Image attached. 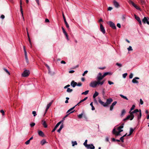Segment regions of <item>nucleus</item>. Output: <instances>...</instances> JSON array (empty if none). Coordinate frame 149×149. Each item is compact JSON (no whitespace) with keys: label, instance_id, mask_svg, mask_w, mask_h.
Returning <instances> with one entry per match:
<instances>
[{"label":"nucleus","instance_id":"603ef678","mask_svg":"<svg viewBox=\"0 0 149 149\" xmlns=\"http://www.w3.org/2000/svg\"><path fill=\"white\" fill-rule=\"evenodd\" d=\"M116 65L119 67H121L122 66V65L121 64L119 63H116Z\"/></svg>","mask_w":149,"mask_h":149},{"label":"nucleus","instance_id":"de8ad7c7","mask_svg":"<svg viewBox=\"0 0 149 149\" xmlns=\"http://www.w3.org/2000/svg\"><path fill=\"white\" fill-rule=\"evenodd\" d=\"M135 106L134 105H133L132 107L130 109V110L131 111H132V110H133V109H134L135 108Z\"/></svg>","mask_w":149,"mask_h":149},{"label":"nucleus","instance_id":"c9c22d12","mask_svg":"<svg viewBox=\"0 0 149 149\" xmlns=\"http://www.w3.org/2000/svg\"><path fill=\"white\" fill-rule=\"evenodd\" d=\"M120 95L121 97H122L125 99H126V100H128V98H127V97H126L124 96L122 94H120Z\"/></svg>","mask_w":149,"mask_h":149},{"label":"nucleus","instance_id":"f704fd0d","mask_svg":"<svg viewBox=\"0 0 149 149\" xmlns=\"http://www.w3.org/2000/svg\"><path fill=\"white\" fill-rule=\"evenodd\" d=\"M111 74V73H110V72H105V73L103 75V77H105L106 76L108 75H109V74Z\"/></svg>","mask_w":149,"mask_h":149},{"label":"nucleus","instance_id":"aec40b11","mask_svg":"<svg viewBox=\"0 0 149 149\" xmlns=\"http://www.w3.org/2000/svg\"><path fill=\"white\" fill-rule=\"evenodd\" d=\"M38 135L41 136L43 137L44 136V133L41 130H39L38 132Z\"/></svg>","mask_w":149,"mask_h":149},{"label":"nucleus","instance_id":"052dcab7","mask_svg":"<svg viewBox=\"0 0 149 149\" xmlns=\"http://www.w3.org/2000/svg\"><path fill=\"white\" fill-rule=\"evenodd\" d=\"M134 111L135 113H136L139 111V110L138 109H136L134 110Z\"/></svg>","mask_w":149,"mask_h":149},{"label":"nucleus","instance_id":"6e6552de","mask_svg":"<svg viewBox=\"0 0 149 149\" xmlns=\"http://www.w3.org/2000/svg\"><path fill=\"white\" fill-rule=\"evenodd\" d=\"M113 101V100L111 98H109L107 99L106 102L105 103L106 104H107V107L108 106V105L110 104Z\"/></svg>","mask_w":149,"mask_h":149},{"label":"nucleus","instance_id":"4468645a","mask_svg":"<svg viewBox=\"0 0 149 149\" xmlns=\"http://www.w3.org/2000/svg\"><path fill=\"white\" fill-rule=\"evenodd\" d=\"M131 118H132V116H131L130 115H128L126 118L124 119L123 120L124 121H126L127 120H131L132 119Z\"/></svg>","mask_w":149,"mask_h":149},{"label":"nucleus","instance_id":"cd10ccee","mask_svg":"<svg viewBox=\"0 0 149 149\" xmlns=\"http://www.w3.org/2000/svg\"><path fill=\"white\" fill-rule=\"evenodd\" d=\"M74 111H75V110H74L73 111H72L70 112L68 114L66 115L63 118V120H62L63 121L65 120V118L67 117L68 116V115H69V114H70V113H72L74 112Z\"/></svg>","mask_w":149,"mask_h":149},{"label":"nucleus","instance_id":"f257e3e1","mask_svg":"<svg viewBox=\"0 0 149 149\" xmlns=\"http://www.w3.org/2000/svg\"><path fill=\"white\" fill-rule=\"evenodd\" d=\"M104 78L103 77V75L102 77H98L97 76V81L100 84V86L102 85L103 84L104 82H105V80H103L102 81H101Z\"/></svg>","mask_w":149,"mask_h":149},{"label":"nucleus","instance_id":"f03ea898","mask_svg":"<svg viewBox=\"0 0 149 149\" xmlns=\"http://www.w3.org/2000/svg\"><path fill=\"white\" fill-rule=\"evenodd\" d=\"M99 85H100V84L97 81H94L91 82L89 86L90 87L93 88H95L97 86H99Z\"/></svg>","mask_w":149,"mask_h":149},{"label":"nucleus","instance_id":"a878e982","mask_svg":"<svg viewBox=\"0 0 149 149\" xmlns=\"http://www.w3.org/2000/svg\"><path fill=\"white\" fill-rule=\"evenodd\" d=\"M50 106H50L49 105V104H48L47 105V107L46 108V109H45V114H44V116L45 114V113H46V112H47L48 110V109L50 107Z\"/></svg>","mask_w":149,"mask_h":149},{"label":"nucleus","instance_id":"39448f33","mask_svg":"<svg viewBox=\"0 0 149 149\" xmlns=\"http://www.w3.org/2000/svg\"><path fill=\"white\" fill-rule=\"evenodd\" d=\"M148 19H149L148 17H144L142 20L143 23L144 24L146 23L148 24L149 25V21L148 20Z\"/></svg>","mask_w":149,"mask_h":149},{"label":"nucleus","instance_id":"b1692460","mask_svg":"<svg viewBox=\"0 0 149 149\" xmlns=\"http://www.w3.org/2000/svg\"><path fill=\"white\" fill-rule=\"evenodd\" d=\"M142 114L141 113V110L140 109L139 110V115L138 116V120H140Z\"/></svg>","mask_w":149,"mask_h":149},{"label":"nucleus","instance_id":"0e129e2a","mask_svg":"<svg viewBox=\"0 0 149 149\" xmlns=\"http://www.w3.org/2000/svg\"><path fill=\"white\" fill-rule=\"evenodd\" d=\"M113 9V8L111 7H109L108 8V10L111 11Z\"/></svg>","mask_w":149,"mask_h":149},{"label":"nucleus","instance_id":"e2e57ef3","mask_svg":"<svg viewBox=\"0 0 149 149\" xmlns=\"http://www.w3.org/2000/svg\"><path fill=\"white\" fill-rule=\"evenodd\" d=\"M30 142V140H29L27 141L25 143L26 145H28L29 143Z\"/></svg>","mask_w":149,"mask_h":149},{"label":"nucleus","instance_id":"423d86ee","mask_svg":"<svg viewBox=\"0 0 149 149\" xmlns=\"http://www.w3.org/2000/svg\"><path fill=\"white\" fill-rule=\"evenodd\" d=\"M112 133L113 134H114L116 136L121 135V134H120V133L116 131L115 128L113 129L112 131Z\"/></svg>","mask_w":149,"mask_h":149},{"label":"nucleus","instance_id":"69168bd1","mask_svg":"<svg viewBox=\"0 0 149 149\" xmlns=\"http://www.w3.org/2000/svg\"><path fill=\"white\" fill-rule=\"evenodd\" d=\"M140 103L141 104H143V102L142 100L141 99L140 100Z\"/></svg>","mask_w":149,"mask_h":149},{"label":"nucleus","instance_id":"c03bdc74","mask_svg":"<svg viewBox=\"0 0 149 149\" xmlns=\"http://www.w3.org/2000/svg\"><path fill=\"white\" fill-rule=\"evenodd\" d=\"M77 145V143L76 141H74V142H72V146H74L75 145Z\"/></svg>","mask_w":149,"mask_h":149},{"label":"nucleus","instance_id":"6ab92c4d","mask_svg":"<svg viewBox=\"0 0 149 149\" xmlns=\"http://www.w3.org/2000/svg\"><path fill=\"white\" fill-rule=\"evenodd\" d=\"M71 85L73 87H74L77 85V83L75 82L74 80L72 81L71 83Z\"/></svg>","mask_w":149,"mask_h":149},{"label":"nucleus","instance_id":"1a4fd4ad","mask_svg":"<svg viewBox=\"0 0 149 149\" xmlns=\"http://www.w3.org/2000/svg\"><path fill=\"white\" fill-rule=\"evenodd\" d=\"M63 122V120H62L60 122H59L56 125L53 129L52 130V132H53L55 131V130H56L57 128L58 127V126H59V125L61 124V123L62 122Z\"/></svg>","mask_w":149,"mask_h":149},{"label":"nucleus","instance_id":"4be33fe9","mask_svg":"<svg viewBox=\"0 0 149 149\" xmlns=\"http://www.w3.org/2000/svg\"><path fill=\"white\" fill-rule=\"evenodd\" d=\"M132 111L130 110V111L129 112V113H130V115L132 116V118H131V119H133L134 117V116L133 114L134 113H135L134 111Z\"/></svg>","mask_w":149,"mask_h":149},{"label":"nucleus","instance_id":"9d476101","mask_svg":"<svg viewBox=\"0 0 149 149\" xmlns=\"http://www.w3.org/2000/svg\"><path fill=\"white\" fill-rule=\"evenodd\" d=\"M100 30L103 34L105 33V31L104 28L102 24H100Z\"/></svg>","mask_w":149,"mask_h":149},{"label":"nucleus","instance_id":"72a5a7b5","mask_svg":"<svg viewBox=\"0 0 149 149\" xmlns=\"http://www.w3.org/2000/svg\"><path fill=\"white\" fill-rule=\"evenodd\" d=\"M128 2L129 4H132L133 6L135 4L131 0H129Z\"/></svg>","mask_w":149,"mask_h":149},{"label":"nucleus","instance_id":"7c9ffc66","mask_svg":"<svg viewBox=\"0 0 149 149\" xmlns=\"http://www.w3.org/2000/svg\"><path fill=\"white\" fill-rule=\"evenodd\" d=\"M40 142L41 144L42 145H43L44 144H45L47 142L45 140L43 139Z\"/></svg>","mask_w":149,"mask_h":149},{"label":"nucleus","instance_id":"2f4dec72","mask_svg":"<svg viewBox=\"0 0 149 149\" xmlns=\"http://www.w3.org/2000/svg\"><path fill=\"white\" fill-rule=\"evenodd\" d=\"M139 2L142 5L145 4L146 3L145 0H139Z\"/></svg>","mask_w":149,"mask_h":149},{"label":"nucleus","instance_id":"7ed1b4c3","mask_svg":"<svg viewBox=\"0 0 149 149\" xmlns=\"http://www.w3.org/2000/svg\"><path fill=\"white\" fill-rule=\"evenodd\" d=\"M107 23L110 26L114 29H116V28L115 24L113 22L109 21Z\"/></svg>","mask_w":149,"mask_h":149},{"label":"nucleus","instance_id":"4c0bfd02","mask_svg":"<svg viewBox=\"0 0 149 149\" xmlns=\"http://www.w3.org/2000/svg\"><path fill=\"white\" fill-rule=\"evenodd\" d=\"M90 105L91 106V107H92L91 109L92 110H94L95 109V108L93 105V102H91L90 103Z\"/></svg>","mask_w":149,"mask_h":149},{"label":"nucleus","instance_id":"4d7b16f0","mask_svg":"<svg viewBox=\"0 0 149 149\" xmlns=\"http://www.w3.org/2000/svg\"><path fill=\"white\" fill-rule=\"evenodd\" d=\"M32 114L34 116H35L37 115L36 113V112L34 111H33L32 112Z\"/></svg>","mask_w":149,"mask_h":149},{"label":"nucleus","instance_id":"bf43d9fd","mask_svg":"<svg viewBox=\"0 0 149 149\" xmlns=\"http://www.w3.org/2000/svg\"><path fill=\"white\" fill-rule=\"evenodd\" d=\"M88 72V71L87 70L85 71H84V73L83 74L82 76H84L85 74H87Z\"/></svg>","mask_w":149,"mask_h":149},{"label":"nucleus","instance_id":"774afa93","mask_svg":"<svg viewBox=\"0 0 149 149\" xmlns=\"http://www.w3.org/2000/svg\"><path fill=\"white\" fill-rule=\"evenodd\" d=\"M49 22V20L48 19L46 18L45 20V22L46 23Z\"/></svg>","mask_w":149,"mask_h":149},{"label":"nucleus","instance_id":"a19ab883","mask_svg":"<svg viewBox=\"0 0 149 149\" xmlns=\"http://www.w3.org/2000/svg\"><path fill=\"white\" fill-rule=\"evenodd\" d=\"M87 140H85V141L84 143V145L85 146V147H86V146H87L88 145L87 144Z\"/></svg>","mask_w":149,"mask_h":149},{"label":"nucleus","instance_id":"3c124183","mask_svg":"<svg viewBox=\"0 0 149 149\" xmlns=\"http://www.w3.org/2000/svg\"><path fill=\"white\" fill-rule=\"evenodd\" d=\"M127 73H124V74H123V78H125L127 76Z\"/></svg>","mask_w":149,"mask_h":149},{"label":"nucleus","instance_id":"37998d69","mask_svg":"<svg viewBox=\"0 0 149 149\" xmlns=\"http://www.w3.org/2000/svg\"><path fill=\"white\" fill-rule=\"evenodd\" d=\"M133 6L137 10H140V8L138 7L135 4H134V5Z\"/></svg>","mask_w":149,"mask_h":149},{"label":"nucleus","instance_id":"bb28decb","mask_svg":"<svg viewBox=\"0 0 149 149\" xmlns=\"http://www.w3.org/2000/svg\"><path fill=\"white\" fill-rule=\"evenodd\" d=\"M126 111L125 109H123L121 111V116H124L126 113Z\"/></svg>","mask_w":149,"mask_h":149},{"label":"nucleus","instance_id":"5fc2aeb1","mask_svg":"<svg viewBox=\"0 0 149 149\" xmlns=\"http://www.w3.org/2000/svg\"><path fill=\"white\" fill-rule=\"evenodd\" d=\"M127 49L129 51L132 50V47L131 46H130Z\"/></svg>","mask_w":149,"mask_h":149},{"label":"nucleus","instance_id":"c85d7f7f","mask_svg":"<svg viewBox=\"0 0 149 149\" xmlns=\"http://www.w3.org/2000/svg\"><path fill=\"white\" fill-rule=\"evenodd\" d=\"M99 94V93H98L96 92V91H95V93H94V94L93 95V97L94 98H95L96 97H97V96Z\"/></svg>","mask_w":149,"mask_h":149},{"label":"nucleus","instance_id":"13d9d810","mask_svg":"<svg viewBox=\"0 0 149 149\" xmlns=\"http://www.w3.org/2000/svg\"><path fill=\"white\" fill-rule=\"evenodd\" d=\"M129 78L130 79H132L133 77V74L132 73H131L129 75Z\"/></svg>","mask_w":149,"mask_h":149},{"label":"nucleus","instance_id":"a211bd4d","mask_svg":"<svg viewBox=\"0 0 149 149\" xmlns=\"http://www.w3.org/2000/svg\"><path fill=\"white\" fill-rule=\"evenodd\" d=\"M62 30H63V33L66 36L67 39L68 40L69 39H68V34L66 32L65 29H64L63 28V27H62Z\"/></svg>","mask_w":149,"mask_h":149},{"label":"nucleus","instance_id":"864d4df0","mask_svg":"<svg viewBox=\"0 0 149 149\" xmlns=\"http://www.w3.org/2000/svg\"><path fill=\"white\" fill-rule=\"evenodd\" d=\"M82 84L81 82H79L78 83H77V86H82Z\"/></svg>","mask_w":149,"mask_h":149},{"label":"nucleus","instance_id":"2eb2a0df","mask_svg":"<svg viewBox=\"0 0 149 149\" xmlns=\"http://www.w3.org/2000/svg\"><path fill=\"white\" fill-rule=\"evenodd\" d=\"M113 5L115 6L116 8H118L120 7V5L119 3L116 1L114 0L113 1Z\"/></svg>","mask_w":149,"mask_h":149},{"label":"nucleus","instance_id":"680f3d73","mask_svg":"<svg viewBox=\"0 0 149 149\" xmlns=\"http://www.w3.org/2000/svg\"><path fill=\"white\" fill-rule=\"evenodd\" d=\"M105 141L107 142H109V138L108 137H106L105 138Z\"/></svg>","mask_w":149,"mask_h":149},{"label":"nucleus","instance_id":"6e6d98bb","mask_svg":"<svg viewBox=\"0 0 149 149\" xmlns=\"http://www.w3.org/2000/svg\"><path fill=\"white\" fill-rule=\"evenodd\" d=\"M108 83L109 85L113 84H114V83L113 82L110 81H108Z\"/></svg>","mask_w":149,"mask_h":149},{"label":"nucleus","instance_id":"ddd939ff","mask_svg":"<svg viewBox=\"0 0 149 149\" xmlns=\"http://www.w3.org/2000/svg\"><path fill=\"white\" fill-rule=\"evenodd\" d=\"M139 79V78L138 77H136L134 78L132 81V82L133 83H136V84H138L139 81L136 80V79Z\"/></svg>","mask_w":149,"mask_h":149},{"label":"nucleus","instance_id":"f3484780","mask_svg":"<svg viewBox=\"0 0 149 149\" xmlns=\"http://www.w3.org/2000/svg\"><path fill=\"white\" fill-rule=\"evenodd\" d=\"M117 102L116 101H114L113 102L112 104L110 106V110L111 111H112L113 109V107L116 104Z\"/></svg>","mask_w":149,"mask_h":149},{"label":"nucleus","instance_id":"f8f14e48","mask_svg":"<svg viewBox=\"0 0 149 149\" xmlns=\"http://www.w3.org/2000/svg\"><path fill=\"white\" fill-rule=\"evenodd\" d=\"M22 0H20V10L21 13L22 15V17L23 18V19H24V17H23V10H22Z\"/></svg>","mask_w":149,"mask_h":149},{"label":"nucleus","instance_id":"20e7f679","mask_svg":"<svg viewBox=\"0 0 149 149\" xmlns=\"http://www.w3.org/2000/svg\"><path fill=\"white\" fill-rule=\"evenodd\" d=\"M29 74L30 72L29 70H25L23 72L22 74V75L23 77H27L29 75Z\"/></svg>","mask_w":149,"mask_h":149},{"label":"nucleus","instance_id":"8fccbe9b","mask_svg":"<svg viewBox=\"0 0 149 149\" xmlns=\"http://www.w3.org/2000/svg\"><path fill=\"white\" fill-rule=\"evenodd\" d=\"M83 115V114L82 113L81 114L79 115L78 116V117L79 118H81L82 117Z\"/></svg>","mask_w":149,"mask_h":149},{"label":"nucleus","instance_id":"338daca9","mask_svg":"<svg viewBox=\"0 0 149 149\" xmlns=\"http://www.w3.org/2000/svg\"><path fill=\"white\" fill-rule=\"evenodd\" d=\"M84 101H83V100H81L77 104V105H76V106L77 105H79V104H80L81 103H82V102H83Z\"/></svg>","mask_w":149,"mask_h":149},{"label":"nucleus","instance_id":"473e14b6","mask_svg":"<svg viewBox=\"0 0 149 149\" xmlns=\"http://www.w3.org/2000/svg\"><path fill=\"white\" fill-rule=\"evenodd\" d=\"M88 90H87L85 91L84 92H83L81 94L82 95H86L89 92Z\"/></svg>","mask_w":149,"mask_h":149},{"label":"nucleus","instance_id":"c756f323","mask_svg":"<svg viewBox=\"0 0 149 149\" xmlns=\"http://www.w3.org/2000/svg\"><path fill=\"white\" fill-rule=\"evenodd\" d=\"M24 55L25 57V58L26 60V62L27 63H29V60L28 59L27 57V53L24 54Z\"/></svg>","mask_w":149,"mask_h":149},{"label":"nucleus","instance_id":"79ce46f5","mask_svg":"<svg viewBox=\"0 0 149 149\" xmlns=\"http://www.w3.org/2000/svg\"><path fill=\"white\" fill-rule=\"evenodd\" d=\"M4 70L6 73H7V74H8L9 75H10V72H8V70L5 68H4L3 69Z\"/></svg>","mask_w":149,"mask_h":149},{"label":"nucleus","instance_id":"09e8293b","mask_svg":"<svg viewBox=\"0 0 149 149\" xmlns=\"http://www.w3.org/2000/svg\"><path fill=\"white\" fill-rule=\"evenodd\" d=\"M31 127H33L35 125V123H32L30 124Z\"/></svg>","mask_w":149,"mask_h":149},{"label":"nucleus","instance_id":"0eeeda50","mask_svg":"<svg viewBox=\"0 0 149 149\" xmlns=\"http://www.w3.org/2000/svg\"><path fill=\"white\" fill-rule=\"evenodd\" d=\"M134 16L135 19L138 21L139 24V25L140 26H141L142 25V23L141 19L139 17L136 15H134Z\"/></svg>","mask_w":149,"mask_h":149},{"label":"nucleus","instance_id":"412c9836","mask_svg":"<svg viewBox=\"0 0 149 149\" xmlns=\"http://www.w3.org/2000/svg\"><path fill=\"white\" fill-rule=\"evenodd\" d=\"M63 127H64V125H63V124L62 123L61 125L59 128L57 130V132H58V133H60L61 130L62 129V128Z\"/></svg>","mask_w":149,"mask_h":149},{"label":"nucleus","instance_id":"e433bc0d","mask_svg":"<svg viewBox=\"0 0 149 149\" xmlns=\"http://www.w3.org/2000/svg\"><path fill=\"white\" fill-rule=\"evenodd\" d=\"M76 106V105L75 106H74V107H72V108H70V109L69 110H68V111H67V113H69V112H70V111H72L73 109L74 108H75V107Z\"/></svg>","mask_w":149,"mask_h":149},{"label":"nucleus","instance_id":"a18cd8bd","mask_svg":"<svg viewBox=\"0 0 149 149\" xmlns=\"http://www.w3.org/2000/svg\"><path fill=\"white\" fill-rule=\"evenodd\" d=\"M124 125V123H123L122 125L119 126V127H118V128H119V129H121L123 128V125Z\"/></svg>","mask_w":149,"mask_h":149},{"label":"nucleus","instance_id":"ea45409f","mask_svg":"<svg viewBox=\"0 0 149 149\" xmlns=\"http://www.w3.org/2000/svg\"><path fill=\"white\" fill-rule=\"evenodd\" d=\"M64 22L65 23L66 25V27L68 28H69V25L68 24V23L66 21V20L64 21Z\"/></svg>","mask_w":149,"mask_h":149},{"label":"nucleus","instance_id":"9b49d317","mask_svg":"<svg viewBox=\"0 0 149 149\" xmlns=\"http://www.w3.org/2000/svg\"><path fill=\"white\" fill-rule=\"evenodd\" d=\"M86 147L88 149H94L95 148V146L92 144H88Z\"/></svg>","mask_w":149,"mask_h":149},{"label":"nucleus","instance_id":"5701e85b","mask_svg":"<svg viewBox=\"0 0 149 149\" xmlns=\"http://www.w3.org/2000/svg\"><path fill=\"white\" fill-rule=\"evenodd\" d=\"M134 129H133L132 128H130V134L127 135V136H129L131 135L133 133V132L134 131Z\"/></svg>","mask_w":149,"mask_h":149},{"label":"nucleus","instance_id":"49530a36","mask_svg":"<svg viewBox=\"0 0 149 149\" xmlns=\"http://www.w3.org/2000/svg\"><path fill=\"white\" fill-rule=\"evenodd\" d=\"M124 137L123 136H122L120 138V140H121V141L122 142H124Z\"/></svg>","mask_w":149,"mask_h":149},{"label":"nucleus","instance_id":"393cba45","mask_svg":"<svg viewBox=\"0 0 149 149\" xmlns=\"http://www.w3.org/2000/svg\"><path fill=\"white\" fill-rule=\"evenodd\" d=\"M42 122H43L42 123V124L44 126V127L45 128H47V126L46 121H43V120H42Z\"/></svg>","mask_w":149,"mask_h":149},{"label":"nucleus","instance_id":"58836bf2","mask_svg":"<svg viewBox=\"0 0 149 149\" xmlns=\"http://www.w3.org/2000/svg\"><path fill=\"white\" fill-rule=\"evenodd\" d=\"M72 91H73V90L72 89H71L70 88H67V91L68 92L70 93V92H72Z\"/></svg>","mask_w":149,"mask_h":149},{"label":"nucleus","instance_id":"dca6fc26","mask_svg":"<svg viewBox=\"0 0 149 149\" xmlns=\"http://www.w3.org/2000/svg\"><path fill=\"white\" fill-rule=\"evenodd\" d=\"M98 102L101 105H102L104 107H107V104H106L105 103H104V102L102 101L100 99L99 100Z\"/></svg>","mask_w":149,"mask_h":149}]
</instances>
